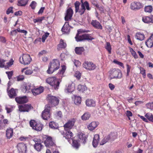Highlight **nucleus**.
Masks as SVG:
<instances>
[{
	"label": "nucleus",
	"instance_id": "20e7f679",
	"mask_svg": "<svg viewBox=\"0 0 153 153\" xmlns=\"http://www.w3.org/2000/svg\"><path fill=\"white\" fill-rule=\"evenodd\" d=\"M117 137V134L116 133H111L104 138L100 142V145H103L110 140L113 141Z\"/></svg>",
	"mask_w": 153,
	"mask_h": 153
},
{
	"label": "nucleus",
	"instance_id": "79ce46f5",
	"mask_svg": "<svg viewBox=\"0 0 153 153\" xmlns=\"http://www.w3.org/2000/svg\"><path fill=\"white\" fill-rule=\"evenodd\" d=\"M87 89L85 85H79L78 87V89L80 91L82 92L86 90Z\"/></svg>",
	"mask_w": 153,
	"mask_h": 153
},
{
	"label": "nucleus",
	"instance_id": "f03ea898",
	"mask_svg": "<svg viewBox=\"0 0 153 153\" xmlns=\"http://www.w3.org/2000/svg\"><path fill=\"white\" fill-rule=\"evenodd\" d=\"M60 62L57 59H54L50 62L48 70L47 71L48 74H52L54 71L58 69L60 67Z\"/></svg>",
	"mask_w": 153,
	"mask_h": 153
},
{
	"label": "nucleus",
	"instance_id": "1a4fd4ad",
	"mask_svg": "<svg viewBox=\"0 0 153 153\" xmlns=\"http://www.w3.org/2000/svg\"><path fill=\"white\" fill-rule=\"evenodd\" d=\"M31 60L32 59L30 56L28 54H23L22 56L20 57L19 58L20 63L24 65L29 64Z\"/></svg>",
	"mask_w": 153,
	"mask_h": 153
},
{
	"label": "nucleus",
	"instance_id": "9d476101",
	"mask_svg": "<svg viewBox=\"0 0 153 153\" xmlns=\"http://www.w3.org/2000/svg\"><path fill=\"white\" fill-rule=\"evenodd\" d=\"M122 73L119 70L113 69L110 71L109 76L111 79H120L122 77Z\"/></svg>",
	"mask_w": 153,
	"mask_h": 153
},
{
	"label": "nucleus",
	"instance_id": "2f4dec72",
	"mask_svg": "<svg viewBox=\"0 0 153 153\" xmlns=\"http://www.w3.org/2000/svg\"><path fill=\"white\" fill-rule=\"evenodd\" d=\"M43 147V145L40 143H36L34 145V148L38 152L40 151L42 149Z\"/></svg>",
	"mask_w": 153,
	"mask_h": 153
},
{
	"label": "nucleus",
	"instance_id": "e433bc0d",
	"mask_svg": "<svg viewBox=\"0 0 153 153\" xmlns=\"http://www.w3.org/2000/svg\"><path fill=\"white\" fill-rule=\"evenodd\" d=\"M136 37L137 39L142 41L144 39L145 36L143 34L141 33H136Z\"/></svg>",
	"mask_w": 153,
	"mask_h": 153
},
{
	"label": "nucleus",
	"instance_id": "603ef678",
	"mask_svg": "<svg viewBox=\"0 0 153 153\" xmlns=\"http://www.w3.org/2000/svg\"><path fill=\"white\" fill-rule=\"evenodd\" d=\"M146 106L148 108L153 110V102L146 104Z\"/></svg>",
	"mask_w": 153,
	"mask_h": 153
},
{
	"label": "nucleus",
	"instance_id": "052dcab7",
	"mask_svg": "<svg viewBox=\"0 0 153 153\" xmlns=\"http://www.w3.org/2000/svg\"><path fill=\"white\" fill-rule=\"evenodd\" d=\"M74 63L76 67L79 66L81 64L80 62L78 60H74Z\"/></svg>",
	"mask_w": 153,
	"mask_h": 153
},
{
	"label": "nucleus",
	"instance_id": "f8f14e48",
	"mask_svg": "<svg viewBox=\"0 0 153 153\" xmlns=\"http://www.w3.org/2000/svg\"><path fill=\"white\" fill-rule=\"evenodd\" d=\"M43 138L44 140V143L46 147H49L54 145V143L51 137L45 135L43 136Z\"/></svg>",
	"mask_w": 153,
	"mask_h": 153
},
{
	"label": "nucleus",
	"instance_id": "bf43d9fd",
	"mask_svg": "<svg viewBox=\"0 0 153 153\" xmlns=\"http://www.w3.org/2000/svg\"><path fill=\"white\" fill-rule=\"evenodd\" d=\"M6 73L7 74L9 79H10L13 75V72L12 71L6 72Z\"/></svg>",
	"mask_w": 153,
	"mask_h": 153
},
{
	"label": "nucleus",
	"instance_id": "c85d7f7f",
	"mask_svg": "<svg viewBox=\"0 0 153 153\" xmlns=\"http://www.w3.org/2000/svg\"><path fill=\"white\" fill-rule=\"evenodd\" d=\"M66 47V43L64 42L63 40L61 39L59 43L57 46V49L60 50L62 48H65Z\"/></svg>",
	"mask_w": 153,
	"mask_h": 153
},
{
	"label": "nucleus",
	"instance_id": "72a5a7b5",
	"mask_svg": "<svg viewBox=\"0 0 153 153\" xmlns=\"http://www.w3.org/2000/svg\"><path fill=\"white\" fill-rule=\"evenodd\" d=\"M84 49L82 47H76L75 48V51L76 54L78 55L81 54L84 51Z\"/></svg>",
	"mask_w": 153,
	"mask_h": 153
},
{
	"label": "nucleus",
	"instance_id": "4be33fe9",
	"mask_svg": "<svg viewBox=\"0 0 153 153\" xmlns=\"http://www.w3.org/2000/svg\"><path fill=\"white\" fill-rule=\"evenodd\" d=\"M91 24L96 29L102 30V27L100 22L97 20H92Z\"/></svg>",
	"mask_w": 153,
	"mask_h": 153
},
{
	"label": "nucleus",
	"instance_id": "423d86ee",
	"mask_svg": "<svg viewBox=\"0 0 153 153\" xmlns=\"http://www.w3.org/2000/svg\"><path fill=\"white\" fill-rule=\"evenodd\" d=\"M51 107L49 104L46 105L45 106V109L42 113V118L46 120H48L51 117L50 110Z\"/></svg>",
	"mask_w": 153,
	"mask_h": 153
},
{
	"label": "nucleus",
	"instance_id": "cd10ccee",
	"mask_svg": "<svg viewBox=\"0 0 153 153\" xmlns=\"http://www.w3.org/2000/svg\"><path fill=\"white\" fill-rule=\"evenodd\" d=\"M145 44L148 47L151 48L153 46V34L150 36Z\"/></svg>",
	"mask_w": 153,
	"mask_h": 153
},
{
	"label": "nucleus",
	"instance_id": "7c9ffc66",
	"mask_svg": "<svg viewBox=\"0 0 153 153\" xmlns=\"http://www.w3.org/2000/svg\"><path fill=\"white\" fill-rule=\"evenodd\" d=\"M33 88L32 86H30L29 85H25L24 86L23 91L25 93L28 92L30 91H32V89Z\"/></svg>",
	"mask_w": 153,
	"mask_h": 153
},
{
	"label": "nucleus",
	"instance_id": "8fccbe9b",
	"mask_svg": "<svg viewBox=\"0 0 153 153\" xmlns=\"http://www.w3.org/2000/svg\"><path fill=\"white\" fill-rule=\"evenodd\" d=\"M49 33L48 32L46 33L43 35L42 38V42H44L45 41V39L49 36Z\"/></svg>",
	"mask_w": 153,
	"mask_h": 153
},
{
	"label": "nucleus",
	"instance_id": "13d9d810",
	"mask_svg": "<svg viewBox=\"0 0 153 153\" xmlns=\"http://www.w3.org/2000/svg\"><path fill=\"white\" fill-rule=\"evenodd\" d=\"M17 30H18V32L24 33L25 35H26L27 33L26 30H21L19 28H17Z\"/></svg>",
	"mask_w": 153,
	"mask_h": 153
},
{
	"label": "nucleus",
	"instance_id": "6ab92c4d",
	"mask_svg": "<svg viewBox=\"0 0 153 153\" xmlns=\"http://www.w3.org/2000/svg\"><path fill=\"white\" fill-rule=\"evenodd\" d=\"M8 88L7 90V93L10 98H14L17 96L18 93V90L17 89H14L12 88L9 91H8Z\"/></svg>",
	"mask_w": 153,
	"mask_h": 153
},
{
	"label": "nucleus",
	"instance_id": "37998d69",
	"mask_svg": "<svg viewBox=\"0 0 153 153\" xmlns=\"http://www.w3.org/2000/svg\"><path fill=\"white\" fill-rule=\"evenodd\" d=\"M153 10V8L152 6L148 5L145 7L144 10L146 12L151 13Z\"/></svg>",
	"mask_w": 153,
	"mask_h": 153
},
{
	"label": "nucleus",
	"instance_id": "ddd939ff",
	"mask_svg": "<svg viewBox=\"0 0 153 153\" xmlns=\"http://www.w3.org/2000/svg\"><path fill=\"white\" fill-rule=\"evenodd\" d=\"M76 119L72 118L68 120V122L64 125V127L66 131L71 129L74 126Z\"/></svg>",
	"mask_w": 153,
	"mask_h": 153
},
{
	"label": "nucleus",
	"instance_id": "864d4df0",
	"mask_svg": "<svg viewBox=\"0 0 153 153\" xmlns=\"http://www.w3.org/2000/svg\"><path fill=\"white\" fill-rule=\"evenodd\" d=\"M36 5V3L34 1H32L30 4V6L33 9H35Z\"/></svg>",
	"mask_w": 153,
	"mask_h": 153
},
{
	"label": "nucleus",
	"instance_id": "4468645a",
	"mask_svg": "<svg viewBox=\"0 0 153 153\" xmlns=\"http://www.w3.org/2000/svg\"><path fill=\"white\" fill-rule=\"evenodd\" d=\"M73 13V10L71 7L68 8L65 13V20L68 21L71 20L72 19Z\"/></svg>",
	"mask_w": 153,
	"mask_h": 153
},
{
	"label": "nucleus",
	"instance_id": "4c0bfd02",
	"mask_svg": "<svg viewBox=\"0 0 153 153\" xmlns=\"http://www.w3.org/2000/svg\"><path fill=\"white\" fill-rule=\"evenodd\" d=\"M81 97L79 96H74V102L76 105H79L81 104Z\"/></svg>",
	"mask_w": 153,
	"mask_h": 153
},
{
	"label": "nucleus",
	"instance_id": "3c124183",
	"mask_svg": "<svg viewBox=\"0 0 153 153\" xmlns=\"http://www.w3.org/2000/svg\"><path fill=\"white\" fill-rule=\"evenodd\" d=\"M74 76L77 79L79 80L81 77V74L79 71H76L75 72Z\"/></svg>",
	"mask_w": 153,
	"mask_h": 153
},
{
	"label": "nucleus",
	"instance_id": "b1692460",
	"mask_svg": "<svg viewBox=\"0 0 153 153\" xmlns=\"http://www.w3.org/2000/svg\"><path fill=\"white\" fill-rule=\"evenodd\" d=\"M99 124L98 122L93 121L89 124L87 126L88 129L91 131L94 130Z\"/></svg>",
	"mask_w": 153,
	"mask_h": 153
},
{
	"label": "nucleus",
	"instance_id": "0e129e2a",
	"mask_svg": "<svg viewBox=\"0 0 153 153\" xmlns=\"http://www.w3.org/2000/svg\"><path fill=\"white\" fill-rule=\"evenodd\" d=\"M140 73L142 74L143 77H145L146 76V71L143 68H141L140 69Z\"/></svg>",
	"mask_w": 153,
	"mask_h": 153
},
{
	"label": "nucleus",
	"instance_id": "a19ab883",
	"mask_svg": "<svg viewBox=\"0 0 153 153\" xmlns=\"http://www.w3.org/2000/svg\"><path fill=\"white\" fill-rule=\"evenodd\" d=\"M49 127L53 129H57L58 128V125L55 122H51L49 123Z\"/></svg>",
	"mask_w": 153,
	"mask_h": 153
},
{
	"label": "nucleus",
	"instance_id": "680f3d73",
	"mask_svg": "<svg viewBox=\"0 0 153 153\" xmlns=\"http://www.w3.org/2000/svg\"><path fill=\"white\" fill-rule=\"evenodd\" d=\"M5 61L4 59H0V67L1 68H3L4 67Z\"/></svg>",
	"mask_w": 153,
	"mask_h": 153
},
{
	"label": "nucleus",
	"instance_id": "09e8293b",
	"mask_svg": "<svg viewBox=\"0 0 153 153\" xmlns=\"http://www.w3.org/2000/svg\"><path fill=\"white\" fill-rule=\"evenodd\" d=\"M73 146L76 148H78L79 144L77 141L76 140H73Z\"/></svg>",
	"mask_w": 153,
	"mask_h": 153
},
{
	"label": "nucleus",
	"instance_id": "5fc2aeb1",
	"mask_svg": "<svg viewBox=\"0 0 153 153\" xmlns=\"http://www.w3.org/2000/svg\"><path fill=\"white\" fill-rule=\"evenodd\" d=\"M113 62L116 64H117L119 65L120 66H121V67H122L123 68H124L123 64L122 62H119L116 60H114Z\"/></svg>",
	"mask_w": 153,
	"mask_h": 153
},
{
	"label": "nucleus",
	"instance_id": "39448f33",
	"mask_svg": "<svg viewBox=\"0 0 153 153\" xmlns=\"http://www.w3.org/2000/svg\"><path fill=\"white\" fill-rule=\"evenodd\" d=\"M75 39L77 42L85 40L90 41L94 39V38L91 36L89 34H84L82 35H79L78 33L76 34Z\"/></svg>",
	"mask_w": 153,
	"mask_h": 153
},
{
	"label": "nucleus",
	"instance_id": "f704fd0d",
	"mask_svg": "<svg viewBox=\"0 0 153 153\" xmlns=\"http://www.w3.org/2000/svg\"><path fill=\"white\" fill-rule=\"evenodd\" d=\"M64 137L67 139L72 138L73 137V133L70 131H68L64 135Z\"/></svg>",
	"mask_w": 153,
	"mask_h": 153
},
{
	"label": "nucleus",
	"instance_id": "6e6d98bb",
	"mask_svg": "<svg viewBox=\"0 0 153 153\" xmlns=\"http://www.w3.org/2000/svg\"><path fill=\"white\" fill-rule=\"evenodd\" d=\"M65 69V66L64 65L62 66L61 70L59 71L58 73H59L60 74H63V73H64Z\"/></svg>",
	"mask_w": 153,
	"mask_h": 153
},
{
	"label": "nucleus",
	"instance_id": "69168bd1",
	"mask_svg": "<svg viewBox=\"0 0 153 153\" xmlns=\"http://www.w3.org/2000/svg\"><path fill=\"white\" fill-rule=\"evenodd\" d=\"M17 32H18V30H17V29L15 30H12L10 32V34L12 35H16L17 33Z\"/></svg>",
	"mask_w": 153,
	"mask_h": 153
},
{
	"label": "nucleus",
	"instance_id": "dca6fc26",
	"mask_svg": "<svg viewBox=\"0 0 153 153\" xmlns=\"http://www.w3.org/2000/svg\"><path fill=\"white\" fill-rule=\"evenodd\" d=\"M16 102L19 104H22L26 103L28 101V99L26 96H20L15 98Z\"/></svg>",
	"mask_w": 153,
	"mask_h": 153
},
{
	"label": "nucleus",
	"instance_id": "7ed1b4c3",
	"mask_svg": "<svg viewBox=\"0 0 153 153\" xmlns=\"http://www.w3.org/2000/svg\"><path fill=\"white\" fill-rule=\"evenodd\" d=\"M47 83L50 85L54 89H58L59 88L61 80L58 79L55 77H51L47 78L46 79Z\"/></svg>",
	"mask_w": 153,
	"mask_h": 153
},
{
	"label": "nucleus",
	"instance_id": "aec40b11",
	"mask_svg": "<svg viewBox=\"0 0 153 153\" xmlns=\"http://www.w3.org/2000/svg\"><path fill=\"white\" fill-rule=\"evenodd\" d=\"M18 149L19 151L22 153H26L27 151V146L26 145L23 143H20L17 145Z\"/></svg>",
	"mask_w": 153,
	"mask_h": 153
},
{
	"label": "nucleus",
	"instance_id": "0eeeda50",
	"mask_svg": "<svg viewBox=\"0 0 153 153\" xmlns=\"http://www.w3.org/2000/svg\"><path fill=\"white\" fill-rule=\"evenodd\" d=\"M47 99L51 106H56L59 104V99L58 97L49 94L48 95Z\"/></svg>",
	"mask_w": 153,
	"mask_h": 153
},
{
	"label": "nucleus",
	"instance_id": "ea45409f",
	"mask_svg": "<svg viewBox=\"0 0 153 153\" xmlns=\"http://www.w3.org/2000/svg\"><path fill=\"white\" fill-rule=\"evenodd\" d=\"M145 117L149 121L153 122V115L150 113H147L145 115Z\"/></svg>",
	"mask_w": 153,
	"mask_h": 153
},
{
	"label": "nucleus",
	"instance_id": "6e6552de",
	"mask_svg": "<svg viewBox=\"0 0 153 153\" xmlns=\"http://www.w3.org/2000/svg\"><path fill=\"white\" fill-rule=\"evenodd\" d=\"M30 124L33 129L37 131H41L43 128V125L42 124L37 123L34 120H30Z\"/></svg>",
	"mask_w": 153,
	"mask_h": 153
},
{
	"label": "nucleus",
	"instance_id": "f3484780",
	"mask_svg": "<svg viewBox=\"0 0 153 153\" xmlns=\"http://www.w3.org/2000/svg\"><path fill=\"white\" fill-rule=\"evenodd\" d=\"M143 7V5L140 2H134L131 3L130 8L132 10H138Z\"/></svg>",
	"mask_w": 153,
	"mask_h": 153
},
{
	"label": "nucleus",
	"instance_id": "a18cd8bd",
	"mask_svg": "<svg viewBox=\"0 0 153 153\" xmlns=\"http://www.w3.org/2000/svg\"><path fill=\"white\" fill-rule=\"evenodd\" d=\"M131 54V55L133 56L135 59H137L138 56L136 52L134 50L131 48H129Z\"/></svg>",
	"mask_w": 153,
	"mask_h": 153
},
{
	"label": "nucleus",
	"instance_id": "9b49d317",
	"mask_svg": "<svg viewBox=\"0 0 153 153\" xmlns=\"http://www.w3.org/2000/svg\"><path fill=\"white\" fill-rule=\"evenodd\" d=\"M83 67L85 69L89 71L93 70L96 68V65L91 62L85 61L83 64Z\"/></svg>",
	"mask_w": 153,
	"mask_h": 153
},
{
	"label": "nucleus",
	"instance_id": "58836bf2",
	"mask_svg": "<svg viewBox=\"0 0 153 153\" xmlns=\"http://www.w3.org/2000/svg\"><path fill=\"white\" fill-rule=\"evenodd\" d=\"M90 117V114L88 112L85 113L81 117L82 119L83 120H88Z\"/></svg>",
	"mask_w": 153,
	"mask_h": 153
},
{
	"label": "nucleus",
	"instance_id": "c756f323",
	"mask_svg": "<svg viewBox=\"0 0 153 153\" xmlns=\"http://www.w3.org/2000/svg\"><path fill=\"white\" fill-rule=\"evenodd\" d=\"M86 105L88 107H93L95 105V102L93 100L88 99L85 101Z\"/></svg>",
	"mask_w": 153,
	"mask_h": 153
},
{
	"label": "nucleus",
	"instance_id": "5701e85b",
	"mask_svg": "<svg viewBox=\"0 0 153 153\" xmlns=\"http://www.w3.org/2000/svg\"><path fill=\"white\" fill-rule=\"evenodd\" d=\"M75 88L74 84H69L68 86H66L65 89V91L67 93H72L74 91Z\"/></svg>",
	"mask_w": 153,
	"mask_h": 153
},
{
	"label": "nucleus",
	"instance_id": "412c9836",
	"mask_svg": "<svg viewBox=\"0 0 153 153\" xmlns=\"http://www.w3.org/2000/svg\"><path fill=\"white\" fill-rule=\"evenodd\" d=\"M44 89L42 87H40L39 88H32V92L34 96L38 95L43 92Z\"/></svg>",
	"mask_w": 153,
	"mask_h": 153
},
{
	"label": "nucleus",
	"instance_id": "a211bd4d",
	"mask_svg": "<svg viewBox=\"0 0 153 153\" xmlns=\"http://www.w3.org/2000/svg\"><path fill=\"white\" fill-rule=\"evenodd\" d=\"M71 27L68 22H66L62 28L61 30L65 33L68 34L70 31Z\"/></svg>",
	"mask_w": 153,
	"mask_h": 153
},
{
	"label": "nucleus",
	"instance_id": "a878e982",
	"mask_svg": "<svg viewBox=\"0 0 153 153\" xmlns=\"http://www.w3.org/2000/svg\"><path fill=\"white\" fill-rule=\"evenodd\" d=\"M142 20L145 23H153V16L151 15L149 16H144L143 17Z\"/></svg>",
	"mask_w": 153,
	"mask_h": 153
},
{
	"label": "nucleus",
	"instance_id": "c9c22d12",
	"mask_svg": "<svg viewBox=\"0 0 153 153\" xmlns=\"http://www.w3.org/2000/svg\"><path fill=\"white\" fill-rule=\"evenodd\" d=\"M28 0H20L18 1L17 5L20 6H25L28 2Z\"/></svg>",
	"mask_w": 153,
	"mask_h": 153
},
{
	"label": "nucleus",
	"instance_id": "de8ad7c7",
	"mask_svg": "<svg viewBox=\"0 0 153 153\" xmlns=\"http://www.w3.org/2000/svg\"><path fill=\"white\" fill-rule=\"evenodd\" d=\"M45 17H39L37 19H33V21L34 23L36 22H39L41 23L42 21L44 19Z\"/></svg>",
	"mask_w": 153,
	"mask_h": 153
},
{
	"label": "nucleus",
	"instance_id": "4d7b16f0",
	"mask_svg": "<svg viewBox=\"0 0 153 153\" xmlns=\"http://www.w3.org/2000/svg\"><path fill=\"white\" fill-rule=\"evenodd\" d=\"M13 7H10L6 11V13L7 14H9L10 13H13Z\"/></svg>",
	"mask_w": 153,
	"mask_h": 153
},
{
	"label": "nucleus",
	"instance_id": "393cba45",
	"mask_svg": "<svg viewBox=\"0 0 153 153\" xmlns=\"http://www.w3.org/2000/svg\"><path fill=\"white\" fill-rule=\"evenodd\" d=\"M79 141L85 144L86 142L87 137L85 135L82 133H79L78 134Z\"/></svg>",
	"mask_w": 153,
	"mask_h": 153
},
{
	"label": "nucleus",
	"instance_id": "338daca9",
	"mask_svg": "<svg viewBox=\"0 0 153 153\" xmlns=\"http://www.w3.org/2000/svg\"><path fill=\"white\" fill-rule=\"evenodd\" d=\"M108 86L109 88L111 90H114L115 88V86L112 83H109Z\"/></svg>",
	"mask_w": 153,
	"mask_h": 153
},
{
	"label": "nucleus",
	"instance_id": "c03bdc74",
	"mask_svg": "<svg viewBox=\"0 0 153 153\" xmlns=\"http://www.w3.org/2000/svg\"><path fill=\"white\" fill-rule=\"evenodd\" d=\"M13 107L10 105H7L5 106V109L8 113L12 112L13 110Z\"/></svg>",
	"mask_w": 153,
	"mask_h": 153
},
{
	"label": "nucleus",
	"instance_id": "f257e3e1",
	"mask_svg": "<svg viewBox=\"0 0 153 153\" xmlns=\"http://www.w3.org/2000/svg\"><path fill=\"white\" fill-rule=\"evenodd\" d=\"M83 0H81V8L79 9L80 3L78 1H76L74 3L75 12L78 13L80 15H82L85 12L86 9L90 10L91 8L89 7V4L87 1L83 2Z\"/></svg>",
	"mask_w": 153,
	"mask_h": 153
},
{
	"label": "nucleus",
	"instance_id": "bb28decb",
	"mask_svg": "<svg viewBox=\"0 0 153 153\" xmlns=\"http://www.w3.org/2000/svg\"><path fill=\"white\" fill-rule=\"evenodd\" d=\"M100 136L98 134H95L94 137L92 142V145L94 147H96L99 143Z\"/></svg>",
	"mask_w": 153,
	"mask_h": 153
},
{
	"label": "nucleus",
	"instance_id": "49530a36",
	"mask_svg": "<svg viewBox=\"0 0 153 153\" xmlns=\"http://www.w3.org/2000/svg\"><path fill=\"white\" fill-rule=\"evenodd\" d=\"M106 45L105 47V49L108 51L109 53H111V47L110 43L107 42Z\"/></svg>",
	"mask_w": 153,
	"mask_h": 153
},
{
	"label": "nucleus",
	"instance_id": "e2e57ef3",
	"mask_svg": "<svg viewBox=\"0 0 153 153\" xmlns=\"http://www.w3.org/2000/svg\"><path fill=\"white\" fill-rule=\"evenodd\" d=\"M127 66V76H128L129 74L130 71V69L131 68V66L128 64L126 65Z\"/></svg>",
	"mask_w": 153,
	"mask_h": 153
},
{
	"label": "nucleus",
	"instance_id": "2eb2a0df",
	"mask_svg": "<svg viewBox=\"0 0 153 153\" xmlns=\"http://www.w3.org/2000/svg\"><path fill=\"white\" fill-rule=\"evenodd\" d=\"M31 105H30L24 104L19 106V110L20 112H28L31 109Z\"/></svg>",
	"mask_w": 153,
	"mask_h": 153
},
{
	"label": "nucleus",
	"instance_id": "774afa93",
	"mask_svg": "<svg viewBox=\"0 0 153 153\" xmlns=\"http://www.w3.org/2000/svg\"><path fill=\"white\" fill-rule=\"evenodd\" d=\"M24 77L23 75H20L17 77V79L18 81H20L23 80Z\"/></svg>",
	"mask_w": 153,
	"mask_h": 153
},
{
	"label": "nucleus",
	"instance_id": "473e14b6",
	"mask_svg": "<svg viewBox=\"0 0 153 153\" xmlns=\"http://www.w3.org/2000/svg\"><path fill=\"white\" fill-rule=\"evenodd\" d=\"M13 135V130L10 128L7 129L6 131V136L8 139H10L12 137Z\"/></svg>",
	"mask_w": 153,
	"mask_h": 153
}]
</instances>
